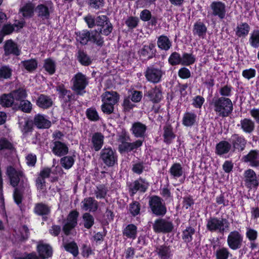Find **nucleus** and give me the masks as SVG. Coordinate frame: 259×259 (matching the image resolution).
<instances>
[{"instance_id":"nucleus-21","label":"nucleus","mask_w":259,"mask_h":259,"mask_svg":"<svg viewBox=\"0 0 259 259\" xmlns=\"http://www.w3.org/2000/svg\"><path fill=\"white\" fill-rule=\"evenodd\" d=\"M57 91L59 92V98L63 102V106L73 99L74 96L70 91L66 90L63 85H59L57 87Z\"/></svg>"},{"instance_id":"nucleus-37","label":"nucleus","mask_w":259,"mask_h":259,"mask_svg":"<svg viewBox=\"0 0 259 259\" xmlns=\"http://www.w3.org/2000/svg\"><path fill=\"white\" fill-rule=\"evenodd\" d=\"M11 93L14 99L15 105L24 100L27 96L25 90L22 88L14 90L11 92Z\"/></svg>"},{"instance_id":"nucleus-19","label":"nucleus","mask_w":259,"mask_h":259,"mask_svg":"<svg viewBox=\"0 0 259 259\" xmlns=\"http://www.w3.org/2000/svg\"><path fill=\"white\" fill-rule=\"evenodd\" d=\"M242 160L244 162L249 163L251 166H259V151L256 150H251L242 157Z\"/></svg>"},{"instance_id":"nucleus-4","label":"nucleus","mask_w":259,"mask_h":259,"mask_svg":"<svg viewBox=\"0 0 259 259\" xmlns=\"http://www.w3.org/2000/svg\"><path fill=\"white\" fill-rule=\"evenodd\" d=\"M72 86V90L77 95H83L85 93V89L89 84L87 76L81 72L76 74L71 80Z\"/></svg>"},{"instance_id":"nucleus-3","label":"nucleus","mask_w":259,"mask_h":259,"mask_svg":"<svg viewBox=\"0 0 259 259\" xmlns=\"http://www.w3.org/2000/svg\"><path fill=\"white\" fill-rule=\"evenodd\" d=\"M230 223L224 218L211 217L208 219L206 228L210 232H215L223 234L229 231Z\"/></svg>"},{"instance_id":"nucleus-8","label":"nucleus","mask_w":259,"mask_h":259,"mask_svg":"<svg viewBox=\"0 0 259 259\" xmlns=\"http://www.w3.org/2000/svg\"><path fill=\"white\" fill-rule=\"evenodd\" d=\"M163 74L161 68H156L153 65L148 67L145 72L146 79L153 83L159 82Z\"/></svg>"},{"instance_id":"nucleus-52","label":"nucleus","mask_w":259,"mask_h":259,"mask_svg":"<svg viewBox=\"0 0 259 259\" xmlns=\"http://www.w3.org/2000/svg\"><path fill=\"white\" fill-rule=\"evenodd\" d=\"M74 162V159L71 156H64L60 159L61 165L67 169L70 168L73 165Z\"/></svg>"},{"instance_id":"nucleus-16","label":"nucleus","mask_w":259,"mask_h":259,"mask_svg":"<svg viewBox=\"0 0 259 259\" xmlns=\"http://www.w3.org/2000/svg\"><path fill=\"white\" fill-rule=\"evenodd\" d=\"M51 11V4L49 3L38 5L35 8L37 16L42 20L48 19L50 18Z\"/></svg>"},{"instance_id":"nucleus-33","label":"nucleus","mask_w":259,"mask_h":259,"mask_svg":"<svg viewBox=\"0 0 259 259\" xmlns=\"http://www.w3.org/2000/svg\"><path fill=\"white\" fill-rule=\"evenodd\" d=\"M197 115L192 112H186L183 117V124L187 127L192 126L196 122Z\"/></svg>"},{"instance_id":"nucleus-22","label":"nucleus","mask_w":259,"mask_h":259,"mask_svg":"<svg viewBox=\"0 0 259 259\" xmlns=\"http://www.w3.org/2000/svg\"><path fill=\"white\" fill-rule=\"evenodd\" d=\"M52 151L56 155L62 156L68 153V148L64 143L59 141H54L52 142Z\"/></svg>"},{"instance_id":"nucleus-15","label":"nucleus","mask_w":259,"mask_h":259,"mask_svg":"<svg viewBox=\"0 0 259 259\" xmlns=\"http://www.w3.org/2000/svg\"><path fill=\"white\" fill-rule=\"evenodd\" d=\"M4 54L8 56L11 55L18 56L21 54V50L18 45L12 39L6 41L4 46Z\"/></svg>"},{"instance_id":"nucleus-51","label":"nucleus","mask_w":259,"mask_h":259,"mask_svg":"<svg viewBox=\"0 0 259 259\" xmlns=\"http://www.w3.org/2000/svg\"><path fill=\"white\" fill-rule=\"evenodd\" d=\"M83 226L84 228L89 229L94 224V218L93 216L89 212H85L82 215Z\"/></svg>"},{"instance_id":"nucleus-62","label":"nucleus","mask_w":259,"mask_h":259,"mask_svg":"<svg viewBox=\"0 0 259 259\" xmlns=\"http://www.w3.org/2000/svg\"><path fill=\"white\" fill-rule=\"evenodd\" d=\"M88 118L93 121H97L99 119V116L97 111L93 108L88 109L86 111Z\"/></svg>"},{"instance_id":"nucleus-23","label":"nucleus","mask_w":259,"mask_h":259,"mask_svg":"<svg viewBox=\"0 0 259 259\" xmlns=\"http://www.w3.org/2000/svg\"><path fill=\"white\" fill-rule=\"evenodd\" d=\"M104 136L99 132L94 133L91 138L92 148L95 151H98L102 147L104 144Z\"/></svg>"},{"instance_id":"nucleus-17","label":"nucleus","mask_w":259,"mask_h":259,"mask_svg":"<svg viewBox=\"0 0 259 259\" xmlns=\"http://www.w3.org/2000/svg\"><path fill=\"white\" fill-rule=\"evenodd\" d=\"M244 182L246 186L250 189L257 187L258 185V182L255 172L249 169L244 172Z\"/></svg>"},{"instance_id":"nucleus-13","label":"nucleus","mask_w":259,"mask_h":259,"mask_svg":"<svg viewBox=\"0 0 259 259\" xmlns=\"http://www.w3.org/2000/svg\"><path fill=\"white\" fill-rule=\"evenodd\" d=\"M229 141L231 146H233L234 150H236L239 151L244 150L246 144V141L245 138L236 134L232 135L229 139Z\"/></svg>"},{"instance_id":"nucleus-12","label":"nucleus","mask_w":259,"mask_h":259,"mask_svg":"<svg viewBox=\"0 0 259 259\" xmlns=\"http://www.w3.org/2000/svg\"><path fill=\"white\" fill-rule=\"evenodd\" d=\"M79 213L75 210L71 211L68 214L67 222L63 227V231L66 235H68L70 231L77 225V219Z\"/></svg>"},{"instance_id":"nucleus-46","label":"nucleus","mask_w":259,"mask_h":259,"mask_svg":"<svg viewBox=\"0 0 259 259\" xmlns=\"http://www.w3.org/2000/svg\"><path fill=\"white\" fill-rule=\"evenodd\" d=\"M34 212L39 215L48 214L50 212V208L42 203H36L34 208Z\"/></svg>"},{"instance_id":"nucleus-39","label":"nucleus","mask_w":259,"mask_h":259,"mask_svg":"<svg viewBox=\"0 0 259 259\" xmlns=\"http://www.w3.org/2000/svg\"><path fill=\"white\" fill-rule=\"evenodd\" d=\"M241 129L246 133H251L254 129V123L250 119L244 118L240 121Z\"/></svg>"},{"instance_id":"nucleus-30","label":"nucleus","mask_w":259,"mask_h":259,"mask_svg":"<svg viewBox=\"0 0 259 259\" xmlns=\"http://www.w3.org/2000/svg\"><path fill=\"white\" fill-rule=\"evenodd\" d=\"M143 141L138 140L133 143L127 142L124 145H119L118 149L119 152L131 151L136 149L142 145Z\"/></svg>"},{"instance_id":"nucleus-5","label":"nucleus","mask_w":259,"mask_h":259,"mask_svg":"<svg viewBox=\"0 0 259 259\" xmlns=\"http://www.w3.org/2000/svg\"><path fill=\"white\" fill-rule=\"evenodd\" d=\"M149 205L153 213L160 216L164 215L166 212V208L162 199L157 196L151 197L149 200Z\"/></svg>"},{"instance_id":"nucleus-36","label":"nucleus","mask_w":259,"mask_h":259,"mask_svg":"<svg viewBox=\"0 0 259 259\" xmlns=\"http://www.w3.org/2000/svg\"><path fill=\"white\" fill-rule=\"evenodd\" d=\"M139 52L141 55L147 57L148 59H151L155 55L156 52L155 45L153 44H150L148 46L145 45Z\"/></svg>"},{"instance_id":"nucleus-24","label":"nucleus","mask_w":259,"mask_h":259,"mask_svg":"<svg viewBox=\"0 0 259 259\" xmlns=\"http://www.w3.org/2000/svg\"><path fill=\"white\" fill-rule=\"evenodd\" d=\"M149 100L153 103H157L160 101L162 99V95L161 90L155 87L154 88L151 89L149 90L145 94Z\"/></svg>"},{"instance_id":"nucleus-38","label":"nucleus","mask_w":259,"mask_h":259,"mask_svg":"<svg viewBox=\"0 0 259 259\" xmlns=\"http://www.w3.org/2000/svg\"><path fill=\"white\" fill-rule=\"evenodd\" d=\"M250 30V26L247 23H242L238 25L235 29L236 36L239 37H245L247 36Z\"/></svg>"},{"instance_id":"nucleus-50","label":"nucleus","mask_w":259,"mask_h":259,"mask_svg":"<svg viewBox=\"0 0 259 259\" xmlns=\"http://www.w3.org/2000/svg\"><path fill=\"white\" fill-rule=\"evenodd\" d=\"M195 229L191 227H188L183 232L182 239L185 242H190L192 240V236L195 234Z\"/></svg>"},{"instance_id":"nucleus-63","label":"nucleus","mask_w":259,"mask_h":259,"mask_svg":"<svg viewBox=\"0 0 259 259\" xmlns=\"http://www.w3.org/2000/svg\"><path fill=\"white\" fill-rule=\"evenodd\" d=\"M12 74V70L6 66L0 68V79L10 78Z\"/></svg>"},{"instance_id":"nucleus-11","label":"nucleus","mask_w":259,"mask_h":259,"mask_svg":"<svg viewBox=\"0 0 259 259\" xmlns=\"http://www.w3.org/2000/svg\"><path fill=\"white\" fill-rule=\"evenodd\" d=\"M154 231L156 233H169L172 231L174 226L172 222L165 219L156 220L153 226Z\"/></svg>"},{"instance_id":"nucleus-31","label":"nucleus","mask_w":259,"mask_h":259,"mask_svg":"<svg viewBox=\"0 0 259 259\" xmlns=\"http://www.w3.org/2000/svg\"><path fill=\"white\" fill-rule=\"evenodd\" d=\"M163 134L164 142L167 144H170L172 140L175 138V135L173 132L172 126L167 123L163 126Z\"/></svg>"},{"instance_id":"nucleus-26","label":"nucleus","mask_w":259,"mask_h":259,"mask_svg":"<svg viewBox=\"0 0 259 259\" xmlns=\"http://www.w3.org/2000/svg\"><path fill=\"white\" fill-rule=\"evenodd\" d=\"M119 99V95L117 92L114 91L106 92L102 95V102L107 103L114 106L118 102Z\"/></svg>"},{"instance_id":"nucleus-25","label":"nucleus","mask_w":259,"mask_h":259,"mask_svg":"<svg viewBox=\"0 0 259 259\" xmlns=\"http://www.w3.org/2000/svg\"><path fill=\"white\" fill-rule=\"evenodd\" d=\"M34 8L32 3H27L20 9L19 14L24 18H30L33 16Z\"/></svg>"},{"instance_id":"nucleus-7","label":"nucleus","mask_w":259,"mask_h":259,"mask_svg":"<svg viewBox=\"0 0 259 259\" xmlns=\"http://www.w3.org/2000/svg\"><path fill=\"white\" fill-rule=\"evenodd\" d=\"M100 158L107 166H113L117 162L115 152L110 147L103 148L100 152Z\"/></svg>"},{"instance_id":"nucleus-60","label":"nucleus","mask_w":259,"mask_h":259,"mask_svg":"<svg viewBox=\"0 0 259 259\" xmlns=\"http://www.w3.org/2000/svg\"><path fill=\"white\" fill-rule=\"evenodd\" d=\"M140 205L138 201H134L130 204L129 211L133 216L138 215L140 212Z\"/></svg>"},{"instance_id":"nucleus-56","label":"nucleus","mask_w":259,"mask_h":259,"mask_svg":"<svg viewBox=\"0 0 259 259\" xmlns=\"http://www.w3.org/2000/svg\"><path fill=\"white\" fill-rule=\"evenodd\" d=\"M107 189L104 185H100L97 186L95 190V194L97 199L104 198L106 196Z\"/></svg>"},{"instance_id":"nucleus-9","label":"nucleus","mask_w":259,"mask_h":259,"mask_svg":"<svg viewBox=\"0 0 259 259\" xmlns=\"http://www.w3.org/2000/svg\"><path fill=\"white\" fill-rule=\"evenodd\" d=\"M131 196H133L138 191L145 192L148 187V183L143 179H139L133 182L127 183Z\"/></svg>"},{"instance_id":"nucleus-27","label":"nucleus","mask_w":259,"mask_h":259,"mask_svg":"<svg viewBox=\"0 0 259 259\" xmlns=\"http://www.w3.org/2000/svg\"><path fill=\"white\" fill-rule=\"evenodd\" d=\"M37 251L39 256L41 258H38L37 256V259H46L52 255V247L48 244L39 243L37 247Z\"/></svg>"},{"instance_id":"nucleus-42","label":"nucleus","mask_w":259,"mask_h":259,"mask_svg":"<svg viewBox=\"0 0 259 259\" xmlns=\"http://www.w3.org/2000/svg\"><path fill=\"white\" fill-rule=\"evenodd\" d=\"M0 104L3 107L12 106L14 109L15 102L11 93L8 94H3L0 97Z\"/></svg>"},{"instance_id":"nucleus-18","label":"nucleus","mask_w":259,"mask_h":259,"mask_svg":"<svg viewBox=\"0 0 259 259\" xmlns=\"http://www.w3.org/2000/svg\"><path fill=\"white\" fill-rule=\"evenodd\" d=\"M98 208V203L93 197H86L81 202V208L85 211L95 212Z\"/></svg>"},{"instance_id":"nucleus-59","label":"nucleus","mask_w":259,"mask_h":259,"mask_svg":"<svg viewBox=\"0 0 259 259\" xmlns=\"http://www.w3.org/2000/svg\"><path fill=\"white\" fill-rule=\"evenodd\" d=\"M181 58H182L179 53L174 52L170 55L168 59V62L171 65H178L181 63Z\"/></svg>"},{"instance_id":"nucleus-57","label":"nucleus","mask_w":259,"mask_h":259,"mask_svg":"<svg viewBox=\"0 0 259 259\" xmlns=\"http://www.w3.org/2000/svg\"><path fill=\"white\" fill-rule=\"evenodd\" d=\"M44 67L50 74H53L55 71V62L51 59L45 60Z\"/></svg>"},{"instance_id":"nucleus-49","label":"nucleus","mask_w":259,"mask_h":259,"mask_svg":"<svg viewBox=\"0 0 259 259\" xmlns=\"http://www.w3.org/2000/svg\"><path fill=\"white\" fill-rule=\"evenodd\" d=\"M77 59L79 62L84 66H88L92 63L90 57L83 51H78L77 53Z\"/></svg>"},{"instance_id":"nucleus-43","label":"nucleus","mask_w":259,"mask_h":259,"mask_svg":"<svg viewBox=\"0 0 259 259\" xmlns=\"http://www.w3.org/2000/svg\"><path fill=\"white\" fill-rule=\"evenodd\" d=\"M157 46L159 49L167 51L171 47V42L166 36L161 35L158 38Z\"/></svg>"},{"instance_id":"nucleus-61","label":"nucleus","mask_w":259,"mask_h":259,"mask_svg":"<svg viewBox=\"0 0 259 259\" xmlns=\"http://www.w3.org/2000/svg\"><path fill=\"white\" fill-rule=\"evenodd\" d=\"M117 137V141L121 143L120 145H124L130 140V137L125 130H122Z\"/></svg>"},{"instance_id":"nucleus-28","label":"nucleus","mask_w":259,"mask_h":259,"mask_svg":"<svg viewBox=\"0 0 259 259\" xmlns=\"http://www.w3.org/2000/svg\"><path fill=\"white\" fill-rule=\"evenodd\" d=\"M155 251L160 259H168L172 255L170 246L166 245L158 246Z\"/></svg>"},{"instance_id":"nucleus-10","label":"nucleus","mask_w":259,"mask_h":259,"mask_svg":"<svg viewBox=\"0 0 259 259\" xmlns=\"http://www.w3.org/2000/svg\"><path fill=\"white\" fill-rule=\"evenodd\" d=\"M243 236L237 231H232L227 238L228 246L232 250H237L241 247Z\"/></svg>"},{"instance_id":"nucleus-64","label":"nucleus","mask_w":259,"mask_h":259,"mask_svg":"<svg viewBox=\"0 0 259 259\" xmlns=\"http://www.w3.org/2000/svg\"><path fill=\"white\" fill-rule=\"evenodd\" d=\"M139 22V19L137 17H130L125 21V24L130 29H133L137 27Z\"/></svg>"},{"instance_id":"nucleus-35","label":"nucleus","mask_w":259,"mask_h":259,"mask_svg":"<svg viewBox=\"0 0 259 259\" xmlns=\"http://www.w3.org/2000/svg\"><path fill=\"white\" fill-rule=\"evenodd\" d=\"M90 41L98 46L102 47L104 44V39L102 37V33L99 30L95 29L90 31Z\"/></svg>"},{"instance_id":"nucleus-29","label":"nucleus","mask_w":259,"mask_h":259,"mask_svg":"<svg viewBox=\"0 0 259 259\" xmlns=\"http://www.w3.org/2000/svg\"><path fill=\"white\" fill-rule=\"evenodd\" d=\"M34 124L38 128H48L51 126V122L45 117L40 114L35 116L33 120Z\"/></svg>"},{"instance_id":"nucleus-44","label":"nucleus","mask_w":259,"mask_h":259,"mask_svg":"<svg viewBox=\"0 0 259 259\" xmlns=\"http://www.w3.org/2000/svg\"><path fill=\"white\" fill-rule=\"evenodd\" d=\"M207 28L201 22H197L195 23L193 28V33L198 36L203 38L205 35Z\"/></svg>"},{"instance_id":"nucleus-34","label":"nucleus","mask_w":259,"mask_h":259,"mask_svg":"<svg viewBox=\"0 0 259 259\" xmlns=\"http://www.w3.org/2000/svg\"><path fill=\"white\" fill-rule=\"evenodd\" d=\"M231 148V144L226 141L220 142L216 146L215 153L218 155L227 154L229 152Z\"/></svg>"},{"instance_id":"nucleus-54","label":"nucleus","mask_w":259,"mask_h":259,"mask_svg":"<svg viewBox=\"0 0 259 259\" xmlns=\"http://www.w3.org/2000/svg\"><path fill=\"white\" fill-rule=\"evenodd\" d=\"M216 259H228L231 255L228 248L221 247L218 249L215 253Z\"/></svg>"},{"instance_id":"nucleus-40","label":"nucleus","mask_w":259,"mask_h":259,"mask_svg":"<svg viewBox=\"0 0 259 259\" xmlns=\"http://www.w3.org/2000/svg\"><path fill=\"white\" fill-rule=\"evenodd\" d=\"M37 61L35 59L22 61L20 63L22 67L30 72L33 71L37 68Z\"/></svg>"},{"instance_id":"nucleus-41","label":"nucleus","mask_w":259,"mask_h":259,"mask_svg":"<svg viewBox=\"0 0 259 259\" xmlns=\"http://www.w3.org/2000/svg\"><path fill=\"white\" fill-rule=\"evenodd\" d=\"M169 172L174 179L181 177L184 174L182 166L179 163L173 164L170 168Z\"/></svg>"},{"instance_id":"nucleus-6","label":"nucleus","mask_w":259,"mask_h":259,"mask_svg":"<svg viewBox=\"0 0 259 259\" xmlns=\"http://www.w3.org/2000/svg\"><path fill=\"white\" fill-rule=\"evenodd\" d=\"M97 30L105 36L109 35L113 30V25L109 18L106 15H100L96 17Z\"/></svg>"},{"instance_id":"nucleus-55","label":"nucleus","mask_w":259,"mask_h":259,"mask_svg":"<svg viewBox=\"0 0 259 259\" xmlns=\"http://www.w3.org/2000/svg\"><path fill=\"white\" fill-rule=\"evenodd\" d=\"M181 64L184 65H190L195 61V58L192 54L185 53L182 57Z\"/></svg>"},{"instance_id":"nucleus-2","label":"nucleus","mask_w":259,"mask_h":259,"mask_svg":"<svg viewBox=\"0 0 259 259\" xmlns=\"http://www.w3.org/2000/svg\"><path fill=\"white\" fill-rule=\"evenodd\" d=\"M211 104L213 106L214 110L222 117L229 116L233 108L231 100L223 97L213 98Z\"/></svg>"},{"instance_id":"nucleus-14","label":"nucleus","mask_w":259,"mask_h":259,"mask_svg":"<svg viewBox=\"0 0 259 259\" xmlns=\"http://www.w3.org/2000/svg\"><path fill=\"white\" fill-rule=\"evenodd\" d=\"M210 8L212 10V15L218 16L220 19H223L226 16V6L222 2L214 1L211 3Z\"/></svg>"},{"instance_id":"nucleus-1","label":"nucleus","mask_w":259,"mask_h":259,"mask_svg":"<svg viewBox=\"0 0 259 259\" xmlns=\"http://www.w3.org/2000/svg\"><path fill=\"white\" fill-rule=\"evenodd\" d=\"M6 174L8 176L10 185L14 188L13 197L17 205L22 202L23 193L29 190V185L28 179L21 170L16 169L12 166L7 168Z\"/></svg>"},{"instance_id":"nucleus-20","label":"nucleus","mask_w":259,"mask_h":259,"mask_svg":"<svg viewBox=\"0 0 259 259\" xmlns=\"http://www.w3.org/2000/svg\"><path fill=\"white\" fill-rule=\"evenodd\" d=\"M147 126L139 121L134 122L131 128L133 135L136 138H144Z\"/></svg>"},{"instance_id":"nucleus-47","label":"nucleus","mask_w":259,"mask_h":259,"mask_svg":"<svg viewBox=\"0 0 259 259\" xmlns=\"http://www.w3.org/2000/svg\"><path fill=\"white\" fill-rule=\"evenodd\" d=\"M90 31L83 30L82 32L76 33V40L83 45H86L90 41Z\"/></svg>"},{"instance_id":"nucleus-32","label":"nucleus","mask_w":259,"mask_h":259,"mask_svg":"<svg viewBox=\"0 0 259 259\" xmlns=\"http://www.w3.org/2000/svg\"><path fill=\"white\" fill-rule=\"evenodd\" d=\"M36 104L40 108L47 109L52 106L53 101L50 97L41 94L37 99Z\"/></svg>"},{"instance_id":"nucleus-58","label":"nucleus","mask_w":259,"mask_h":259,"mask_svg":"<svg viewBox=\"0 0 259 259\" xmlns=\"http://www.w3.org/2000/svg\"><path fill=\"white\" fill-rule=\"evenodd\" d=\"M64 247L65 249L71 253L74 256H76L78 254V247L76 243L72 242L66 244Z\"/></svg>"},{"instance_id":"nucleus-48","label":"nucleus","mask_w":259,"mask_h":259,"mask_svg":"<svg viewBox=\"0 0 259 259\" xmlns=\"http://www.w3.org/2000/svg\"><path fill=\"white\" fill-rule=\"evenodd\" d=\"M137 227L133 224L127 225L124 229L123 235L128 238L135 239L137 235Z\"/></svg>"},{"instance_id":"nucleus-45","label":"nucleus","mask_w":259,"mask_h":259,"mask_svg":"<svg viewBox=\"0 0 259 259\" xmlns=\"http://www.w3.org/2000/svg\"><path fill=\"white\" fill-rule=\"evenodd\" d=\"M14 109L20 110L24 112L29 113L32 109V104L29 101L24 100L18 104H15Z\"/></svg>"},{"instance_id":"nucleus-53","label":"nucleus","mask_w":259,"mask_h":259,"mask_svg":"<svg viewBox=\"0 0 259 259\" xmlns=\"http://www.w3.org/2000/svg\"><path fill=\"white\" fill-rule=\"evenodd\" d=\"M250 45L254 48H259V30H255L250 34L249 38Z\"/></svg>"}]
</instances>
